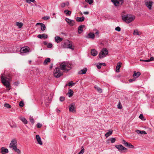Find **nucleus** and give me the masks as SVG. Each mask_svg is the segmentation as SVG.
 <instances>
[{
    "label": "nucleus",
    "mask_w": 154,
    "mask_h": 154,
    "mask_svg": "<svg viewBox=\"0 0 154 154\" xmlns=\"http://www.w3.org/2000/svg\"><path fill=\"white\" fill-rule=\"evenodd\" d=\"M154 60V57H151L148 60H143V59H140V61H144L146 62H150Z\"/></svg>",
    "instance_id": "22"
},
{
    "label": "nucleus",
    "mask_w": 154,
    "mask_h": 154,
    "mask_svg": "<svg viewBox=\"0 0 154 154\" xmlns=\"http://www.w3.org/2000/svg\"><path fill=\"white\" fill-rule=\"evenodd\" d=\"M101 65L100 63H98L97 65V67L99 69H100L101 68Z\"/></svg>",
    "instance_id": "54"
},
{
    "label": "nucleus",
    "mask_w": 154,
    "mask_h": 154,
    "mask_svg": "<svg viewBox=\"0 0 154 154\" xmlns=\"http://www.w3.org/2000/svg\"><path fill=\"white\" fill-rule=\"evenodd\" d=\"M36 139L38 142V143L41 145H42V142L41 141V138L38 135H37L36 136Z\"/></svg>",
    "instance_id": "15"
},
{
    "label": "nucleus",
    "mask_w": 154,
    "mask_h": 154,
    "mask_svg": "<svg viewBox=\"0 0 154 154\" xmlns=\"http://www.w3.org/2000/svg\"><path fill=\"white\" fill-rule=\"evenodd\" d=\"M75 21L74 20H70L69 22H68V23L71 26H72L74 25Z\"/></svg>",
    "instance_id": "27"
},
{
    "label": "nucleus",
    "mask_w": 154,
    "mask_h": 154,
    "mask_svg": "<svg viewBox=\"0 0 154 154\" xmlns=\"http://www.w3.org/2000/svg\"><path fill=\"white\" fill-rule=\"evenodd\" d=\"M42 126V125L39 123H37V124L36 125V126L37 128H41Z\"/></svg>",
    "instance_id": "52"
},
{
    "label": "nucleus",
    "mask_w": 154,
    "mask_h": 154,
    "mask_svg": "<svg viewBox=\"0 0 154 154\" xmlns=\"http://www.w3.org/2000/svg\"><path fill=\"white\" fill-rule=\"evenodd\" d=\"M49 18V17L48 16H45L42 18V19L45 20H48Z\"/></svg>",
    "instance_id": "55"
},
{
    "label": "nucleus",
    "mask_w": 154,
    "mask_h": 154,
    "mask_svg": "<svg viewBox=\"0 0 154 154\" xmlns=\"http://www.w3.org/2000/svg\"><path fill=\"white\" fill-rule=\"evenodd\" d=\"M29 120H30V122L32 124H33L35 122V121L32 116V117L30 116V117Z\"/></svg>",
    "instance_id": "40"
},
{
    "label": "nucleus",
    "mask_w": 154,
    "mask_h": 154,
    "mask_svg": "<svg viewBox=\"0 0 154 154\" xmlns=\"http://www.w3.org/2000/svg\"><path fill=\"white\" fill-rule=\"evenodd\" d=\"M120 2L121 3V5H122V4L123 2L124 1L123 0H119Z\"/></svg>",
    "instance_id": "62"
},
{
    "label": "nucleus",
    "mask_w": 154,
    "mask_h": 154,
    "mask_svg": "<svg viewBox=\"0 0 154 154\" xmlns=\"http://www.w3.org/2000/svg\"><path fill=\"white\" fill-rule=\"evenodd\" d=\"M85 1L88 3L89 5H91L94 2L93 0H85Z\"/></svg>",
    "instance_id": "41"
},
{
    "label": "nucleus",
    "mask_w": 154,
    "mask_h": 154,
    "mask_svg": "<svg viewBox=\"0 0 154 154\" xmlns=\"http://www.w3.org/2000/svg\"><path fill=\"white\" fill-rule=\"evenodd\" d=\"M71 65L66 62H62L60 66V68H56L54 70V75L55 77L58 78L63 74V72H67L71 69Z\"/></svg>",
    "instance_id": "1"
},
{
    "label": "nucleus",
    "mask_w": 154,
    "mask_h": 154,
    "mask_svg": "<svg viewBox=\"0 0 154 154\" xmlns=\"http://www.w3.org/2000/svg\"><path fill=\"white\" fill-rule=\"evenodd\" d=\"M42 24V23H36V25H40L41 26Z\"/></svg>",
    "instance_id": "63"
},
{
    "label": "nucleus",
    "mask_w": 154,
    "mask_h": 154,
    "mask_svg": "<svg viewBox=\"0 0 154 154\" xmlns=\"http://www.w3.org/2000/svg\"><path fill=\"white\" fill-rule=\"evenodd\" d=\"M110 140L112 143H114L116 141V138H112L110 139Z\"/></svg>",
    "instance_id": "46"
},
{
    "label": "nucleus",
    "mask_w": 154,
    "mask_h": 154,
    "mask_svg": "<svg viewBox=\"0 0 154 154\" xmlns=\"http://www.w3.org/2000/svg\"><path fill=\"white\" fill-rule=\"evenodd\" d=\"M111 1L113 3L114 5L116 6H119L120 2L118 0H111Z\"/></svg>",
    "instance_id": "18"
},
{
    "label": "nucleus",
    "mask_w": 154,
    "mask_h": 154,
    "mask_svg": "<svg viewBox=\"0 0 154 154\" xmlns=\"http://www.w3.org/2000/svg\"><path fill=\"white\" fill-rule=\"evenodd\" d=\"M73 93V91L71 89L69 90L68 93L69 97H71Z\"/></svg>",
    "instance_id": "25"
},
{
    "label": "nucleus",
    "mask_w": 154,
    "mask_h": 154,
    "mask_svg": "<svg viewBox=\"0 0 154 154\" xmlns=\"http://www.w3.org/2000/svg\"><path fill=\"white\" fill-rule=\"evenodd\" d=\"M55 41L57 43H59L63 40V38H60L59 36H57L55 38Z\"/></svg>",
    "instance_id": "16"
},
{
    "label": "nucleus",
    "mask_w": 154,
    "mask_h": 154,
    "mask_svg": "<svg viewBox=\"0 0 154 154\" xmlns=\"http://www.w3.org/2000/svg\"><path fill=\"white\" fill-rule=\"evenodd\" d=\"M66 5L67 6H68L69 5V2H66Z\"/></svg>",
    "instance_id": "64"
},
{
    "label": "nucleus",
    "mask_w": 154,
    "mask_h": 154,
    "mask_svg": "<svg viewBox=\"0 0 154 154\" xmlns=\"http://www.w3.org/2000/svg\"><path fill=\"white\" fill-rule=\"evenodd\" d=\"M59 99L60 101L62 102L65 100V98L64 97L61 96L60 97Z\"/></svg>",
    "instance_id": "44"
},
{
    "label": "nucleus",
    "mask_w": 154,
    "mask_h": 154,
    "mask_svg": "<svg viewBox=\"0 0 154 154\" xmlns=\"http://www.w3.org/2000/svg\"><path fill=\"white\" fill-rule=\"evenodd\" d=\"M108 54V51L106 48H103L100 53L99 57L100 58H102L105 57Z\"/></svg>",
    "instance_id": "5"
},
{
    "label": "nucleus",
    "mask_w": 154,
    "mask_h": 154,
    "mask_svg": "<svg viewBox=\"0 0 154 154\" xmlns=\"http://www.w3.org/2000/svg\"><path fill=\"white\" fill-rule=\"evenodd\" d=\"M4 106L8 108H11V105L7 103H5L4 104Z\"/></svg>",
    "instance_id": "38"
},
{
    "label": "nucleus",
    "mask_w": 154,
    "mask_h": 154,
    "mask_svg": "<svg viewBox=\"0 0 154 154\" xmlns=\"http://www.w3.org/2000/svg\"><path fill=\"white\" fill-rule=\"evenodd\" d=\"M17 145V141L15 139L13 140L11 142L9 145V148L13 149L14 146H16Z\"/></svg>",
    "instance_id": "8"
},
{
    "label": "nucleus",
    "mask_w": 154,
    "mask_h": 154,
    "mask_svg": "<svg viewBox=\"0 0 154 154\" xmlns=\"http://www.w3.org/2000/svg\"><path fill=\"white\" fill-rule=\"evenodd\" d=\"M136 132L138 134H146L147 133L145 131H141L139 130H137L136 131Z\"/></svg>",
    "instance_id": "33"
},
{
    "label": "nucleus",
    "mask_w": 154,
    "mask_h": 154,
    "mask_svg": "<svg viewBox=\"0 0 154 154\" xmlns=\"http://www.w3.org/2000/svg\"><path fill=\"white\" fill-rule=\"evenodd\" d=\"M35 2V0H26V2L28 3H30L31 2L34 3Z\"/></svg>",
    "instance_id": "47"
},
{
    "label": "nucleus",
    "mask_w": 154,
    "mask_h": 154,
    "mask_svg": "<svg viewBox=\"0 0 154 154\" xmlns=\"http://www.w3.org/2000/svg\"><path fill=\"white\" fill-rule=\"evenodd\" d=\"M50 103V100L49 99H48L45 102V104L46 106H48L49 103Z\"/></svg>",
    "instance_id": "35"
},
{
    "label": "nucleus",
    "mask_w": 154,
    "mask_h": 154,
    "mask_svg": "<svg viewBox=\"0 0 154 154\" xmlns=\"http://www.w3.org/2000/svg\"><path fill=\"white\" fill-rule=\"evenodd\" d=\"M85 26L84 25H81L79 26L78 28V33L81 34L83 31V28Z\"/></svg>",
    "instance_id": "14"
},
{
    "label": "nucleus",
    "mask_w": 154,
    "mask_h": 154,
    "mask_svg": "<svg viewBox=\"0 0 154 154\" xmlns=\"http://www.w3.org/2000/svg\"><path fill=\"white\" fill-rule=\"evenodd\" d=\"M72 42L69 40L66 41L64 43L63 47L64 48H68L73 50L74 46L72 44Z\"/></svg>",
    "instance_id": "3"
},
{
    "label": "nucleus",
    "mask_w": 154,
    "mask_h": 154,
    "mask_svg": "<svg viewBox=\"0 0 154 154\" xmlns=\"http://www.w3.org/2000/svg\"><path fill=\"white\" fill-rule=\"evenodd\" d=\"M115 29L118 32H119L121 31V28L119 26H117L116 27Z\"/></svg>",
    "instance_id": "51"
},
{
    "label": "nucleus",
    "mask_w": 154,
    "mask_h": 154,
    "mask_svg": "<svg viewBox=\"0 0 154 154\" xmlns=\"http://www.w3.org/2000/svg\"><path fill=\"white\" fill-rule=\"evenodd\" d=\"M141 74V73L139 72H136V71H134V74L133 75V77L134 78H137Z\"/></svg>",
    "instance_id": "12"
},
{
    "label": "nucleus",
    "mask_w": 154,
    "mask_h": 154,
    "mask_svg": "<svg viewBox=\"0 0 154 154\" xmlns=\"http://www.w3.org/2000/svg\"><path fill=\"white\" fill-rule=\"evenodd\" d=\"M87 38H91L94 39L95 37V35L94 34L91 33H90L88 34V35L86 37Z\"/></svg>",
    "instance_id": "23"
},
{
    "label": "nucleus",
    "mask_w": 154,
    "mask_h": 154,
    "mask_svg": "<svg viewBox=\"0 0 154 154\" xmlns=\"http://www.w3.org/2000/svg\"><path fill=\"white\" fill-rule=\"evenodd\" d=\"M23 24L22 23H19V22H17L16 23V25L18 26L19 28H21L23 26Z\"/></svg>",
    "instance_id": "31"
},
{
    "label": "nucleus",
    "mask_w": 154,
    "mask_h": 154,
    "mask_svg": "<svg viewBox=\"0 0 154 154\" xmlns=\"http://www.w3.org/2000/svg\"><path fill=\"white\" fill-rule=\"evenodd\" d=\"M121 64L122 63L121 62L118 63L116 66V71L117 72H119V69L121 67Z\"/></svg>",
    "instance_id": "20"
},
{
    "label": "nucleus",
    "mask_w": 154,
    "mask_h": 154,
    "mask_svg": "<svg viewBox=\"0 0 154 154\" xmlns=\"http://www.w3.org/2000/svg\"><path fill=\"white\" fill-rule=\"evenodd\" d=\"M29 48L27 46L22 48L20 50V53L22 55H23L24 53H28L29 52Z\"/></svg>",
    "instance_id": "6"
},
{
    "label": "nucleus",
    "mask_w": 154,
    "mask_h": 154,
    "mask_svg": "<svg viewBox=\"0 0 154 154\" xmlns=\"http://www.w3.org/2000/svg\"><path fill=\"white\" fill-rule=\"evenodd\" d=\"M135 78H134L133 79H130L129 80V81L130 82H132L134 81H135L136 80H135Z\"/></svg>",
    "instance_id": "56"
},
{
    "label": "nucleus",
    "mask_w": 154,
    "mask_h": 154,
    "mask_svg": "<svg viewBox=\"0 0 154 154\" xmlns=\"http://www.w3.org/2000/svg\"><path fill=\"white\" fill-rule=\"evenodd\" d=\"M122 143L124 144V145L126 146H127L129 143L126 142L125 140H122Z\"/></svg>",
    "instance_id": "39"
},
{
    "label": "nucleus",
    "mask_w": 154,
    "mask_h": 154,
    "mask_svg": "<svg viewBox=\"0 0 154 154\" xmlns=\"http://www.w3.org/2000/svg\"><path fill=\"white\" fill-rule=\"evenodd\" d=\"M89 13L88 11L84 12L83 14H85L88 15L89 14Z\"/></svg>",
    "instance_id": "59"
},
{
    "label": "nucleus",
    "mask_w": 154,
    "mask_h": 154,
    "mask_svg": "<svg viewBox=\"0 0 154 154\" xmlns=\"http://www.w3.org/2000/svg\"><path fill=\"white\" fill-rule=\"evenodd\" d=\"M91 54L93 56H96L97 54V51L94 49H92L91 51Z\"/></svg>",
    "instance_id": "21"
},
{
    "label": "nucleus",
    "mask_w": 154,
    "mask_h": 154,
    "mask_svg": "<svg viewBox=\"0 0 154 154\" xmlns=\"http://www.w3.org/2000/svg\"><path fill=\"white\" fill-rule=\"evenodd\" d=\"M112 130H109V131L105 134L106 137H109L112 134Z\"/></svg>",
    "instance_id": "28"
},
{
    "label": "nucleus",
    "mask_w": 154,
    "mask_h": 154,
    "mask_svg": "<svg viewBox=\"0 0 154 154\" xmlns=\"http://www.w3.org/2000/svg\"><path fill=\"white\" fill-rule=\"evenodd\" d=\"M19 82H15L14 83V85L16 86L18 85L19 84Z\"/></svg>",
    "instance_id": "57"
},
{
    "label": "nucleus",
    "mask_w": 154,
    "mask_h": 154,
    "mask_svg": "<svg viewBox=\"0 0 154 154\" xmlns=\"http://www.w3.org/2000/svg\"><path fill=\"white\" fill-rule=\"evenodd\" d=\"M51 62V59L50 58H48L46 59L44 62H43V64L44 65H46L48 64V63H50Z\"/></svg>",
    "instance_id": "24"
},
{
    "label": "nucleus",
    "mask_w": 154,
    "mask_h": 154,
    "mask_svg": "<svg viewBox=\"0 0 154 154\" xmlns=\"http://www.w3.org/2000/svg\"><path fill=\"white\" fill-rule=\"evenodd\" d=\"M6 77H4L2 75H1V79L2 83L7 88H11V87L10 86V83L8 81L6 80Z\"/></svg>",
    "instance_id": "4"
},
{
    "label": "nucleus",
    "mask_w": 154,
    "mask_h": 154,
    "mask_svg": "<svg viewBox=\"0 0 154 154\" xmlns=\"http://www.w3.org/2000/svg\"><path fill=\"white\" fill-rule=\"evenodd\" d=\"M41 30L42 31H44L46 29V27L45 25L43 23H42L41 25Z\"/></svg>",
    "instance_id": "36"
},
{
    "label": "nucleus",
    "mask_w": 154,
    "mask_h": 154,
    "mask_svg": "<svg viewBox=\"0 0 154 154\" xmlns=\"http://www.w3.org/2000/svg\"><path fill=\"white\" fill-rule=\"evenodd\" d=\"M117 106H118V108L121 109L122 108V106L121 104V103L120 102H119V103L118 104Z\"/></svg>",
    "instance_id": "48"
},
{
    "label": "nucleus",
    "mask_w": 154,
    "mask_h": 154,
    "mask_svg": "<svg viewBox=\"0 0 154 154\" xmlns=\"http://www.w3.org/2000/svg\"><path fill=\"white\" fill-rule=\"evenodd\" d=\"M75 106V104L74 103H72L69 106V109L70 112H75L76 111L74 109Z\"/></svg>",
    "instance_id": "7"
},
{
    "label": "nucleus",
    "mask_w": 154,
    "mask_h": 154,
    "mask_svg": "<svg viewBox=\"0 0 154 154\" xmlns=\"http://www.w3.org/2000/svg\"><path fill=\"white\" fill-rule=\"evenodd\" d=\"M85 151V149L84 148L82 149L80 152L78 153V154H83Z\"/></svg>",
    "instance_id": "50"
},
{
    "label": "nucleus",
    "mask_w": 154,
    "mask_h": 154,
    "mask_svg": "<svg viewBox=\"0 0 154 154\" xmlns=\"http://www.w3.org/2000/svg\"><path fill=\"white\" fill-rule=\"evenodd\" d=\"M70 20V19H69L67 18H66L65 19V20L67 22V23H68V22H69Z\"/></svg>",
    "instance_id": "60"
},
{
    "label": "nucleus",
    "mask_w": 154,
    "mask_h": 154,
    "mask_svg": "<svg viewBox=\"0 0 154 154\" xmlns=\"http://www.w3.org/2000/svg\"><path fill=\"white\" fill-rule=\"evenodd\" d=\"M53 45L51 43H49L47 45V47L48 48H51L52 47Z\"/></svg>",
    "instance_id": "53"
},
{
    "label": "nucleus",
    "mask_w": 154,
    "mask_h": 154,
    "mask_svg": "<svg viewBox=\"0 0 154 154\" xmlns=\"http://www.w3.org/2000/svg\"><path fill=\"white\" fill-rule=\"evenodd\" d=\"M64 13L66 14V16H70L71 14V11L67 10H66L64 11Z\"/></svg>",
    "instance_id": "30"
},
{
    "label": "nucleus",
    "mask_w": 154,
    "mask_h": 154,
    "mask_svg": "<svg viewBox=\"0 0 154 154\" xmlns=\"http://www.w3.org/2000/svg\"><path fill=\"white\" fill-rule=\"evenodd\" d=\"M20 107H23L24 106V103L23 101H21L19 103V104Z\"/></svg>",
    "instance_id": "45"
},
{
    "label": "nucleus",
    "mask_w": 154,
    "mask_h": 154,
    "mask_svg": "<svg viewBox=\"0 0 154 154\" xmlns=\"http://www.w3.org/2000/svg\"><path fill=\"white\" fill-rule=\"evenodd\" d=\"M122 20L128 23L132 22L135 19V16L130 14H122Z\"/></svg>",
    "instance_id": "2"
},
{
    "label": "nucleus",
    "mask_w": 154,
    "mask_h": 154,
    "mask_svg": "<svg viewBox=\"0 0 154 154\" xmlns=\"http://www.w3.org/2000/svg\"><path fill=\"white\" fill-rule=\"evenodd\" d=\"M85 20V17H84L82 16L81 17H78L76 18V20L77 22H81Z\"/></svg>",
    "instance_id": "19"
},
{
    "label": "nucleus",
    "mask_w": 154,
    "mask_h": 154,
    "mask_svg": "<svg viewBox=\"0 0 154 154\" xmlns=\"http://www.w3.org/2000/svg\"><path fill=\"white\" fill-rule=\"evenodd\" d=\"M87 70V69L86 68H84L82 69L80 71H79L78 72L79 74H85Z\"/></svg>",
    "instance_id": "17"
},
{
    "label": "nucleus",
    "mask_w": 154,
    "mask_h": 154,
    "mask_svg": "<svg viewBox=\"0 0 154 154\" xmlns=\"http://www.w3.org/2000/svg\"><path fill=\"white\" fill-rule=\"evenodd\" d=\"M66 5V4L65 2L62 3L60 4V6L62 8L64 7Z\"/></svg>",
    "instance_id": "49"
},
{
    "label": "nucleus",
    "mask_w": 154,
    "mask_h": 154,
    "mask_svg": "<svg viewBox=\"0 0 154 154\" xmlns=\"http://www.w3.org/2000/svg\"><path fill=\"white\" fill-rule=\"evenodd\" d=\"M127 147L129 148H133L134 147V146L132 145L131 143H129Z\"/></svg>",
    "instance_id": "43"
},
{
    "label": "nucleus",
    "mask_w": 154,
    "mask_h": 154,
    "mask_svg": "<svg viewBox=\"0 0 154 154\" xmlns=\"http://www.w3.org/2000/svg\"><path fill=\"white\" fill-rule=\"evenodd\" d=\"M133 34L134 35H140L139 32L137 29H135L134 30Z\"/></svg>",
    "instance_id": "37"
},
{
    "label": "nucleus",
    "mask_w": 154,
    "mask_h": 154,
    "mask_svg": "<svg viewBox=\"0 0 154 154\" xmlns=\"http://www.w3.org/2000/svg\"><path fill=\"white\" fill-rule=\"evenodd\" d=\"M18 154H20V151L17 149L16 146H14V148L13 149Z\"/></svg>",
    "instance_id": "29"
},
{
    "label": "nucleus",
    "mask_w": 154,
    "mask_h": 154,
    "mask_svg": "<svg viewBox=\"0 0 154 154\" xmlns=\"http://www.w3.org/2000/svg\"><path fill=\"white\" fill-rule=\"evenodd\" d=\"M75 84V83H74L73 81H72L69 82L68 84L66 85L68 86L72 87V86L74 85Z\"/></svg>",
    "instance_id": "34"
},
{
    "label": "nucleus",
    "mask_w": 154,
    "mask_h": 154,
    "mask_svg": "<svg viewBox=\"0 0 154 154\" xmlns=\"http://www.w3.org/2000/svg\"><path fill=\"white\" fill-rule=\"evenodd\" d=\"M100 64L101 65H101H102L103 66H106V64L105 63H100Z\"/></svg>",
    "instance_id": "58"
},
{
    "label": "nucleus",
    "mask_w": 154,
    "mask_h": 154,
    "mask_svg": "<svg viewBox=\"0 0 154 154\" xmlns=\"http://www.w3.org/2000/svg\"><path fill=\"white\" fill-rule=\"evenodd\" d=\"M1 153L2 154H6L8 152V149L5 147H2L0 149Z\"/></svg>",
    "instance_id": "10"
},
{
    "label": "nucleus",
    "mask_w": 154,
    "mask_h": 154,
    "mask_svg": "<svg viewBox=\"0 0 154 154\" xmlns=\"http://www.w3.org/2000/svg\"><path fill=\"white\" fill-rule=\"evenodd\" d=\"M20 119L25 124L27 123V121L26 119L23 117H21L20 118Z\"/></svg>",
    "instance_id": "26"
},
{
    "label": "nucleus",
    "mask_w": 154,
    "mask_h": 154,
    "mask_svg": "<svg viewBox=\"0 0 154 154\" xmlns=\"http://www.w3.org/2000/svg\"><path fill=\"white\" fill-rule=\"evenodd\" d=\"M152 3L151 1L147 0L145 2V4L149 9H151Z\"/></svg>",
    "instance_id": "9"
},
{
    "label": "nucleus",
    "mask_w": 154,
    "mask_h": 154,
    "mask_svg": "<svg viewBox=\"0 0 154 154\" xmlns=\"http://www.w3.org/2000/svg\"><path fill=\"white\" fill-rule=\"evenodd\" d=\"M139 118L142 120H145V119L143 117V115L142 114H140L139 116Z\"/></svg>",
    "instance_id": "42"
},
{
    "label": "nucleus",
    "mask_w": 154,
    "mask_h": 154,
    "mask_svg": "<svg viewBox=\"0 0 154 154\" xmlns=\"http://www.w3.org/2000/svg\"><path fill=\"white\" fill-rule=\"evenodd\" d=\"M94 88L96 89L97 91L99 93L102 92V90L100 87H98L97 86L95 85L94 86Z\"/></svg>",
    "instance_id": "32"
},
{
    "label": "nucleus",
    "mask_w": 154,
    "mask_h": 154,
    "mask_svg": "<svg viewBox=\"0 0 154 154\" xmlns=\"http://www.w3.org/2000/svg\"><path fill=\"white\" fill-rule=\"evenodd\" d=\"M37 37L39 38H44V39H46L48 38V35L45 33L42 34H39L37 35Z\"/></svg>",
    "instance_id": "13"
},
{
    "label": "nucleus",
    "mask_w": 154,
    "mask_h": 154,
    "mask_svg": "<svg viewBox=\"0 0 154 154\" xmlns=\"http://www.w3.org/2000/svg\"><path fill=\"white\" fill-rule=\"evenodd\" d=\"M53 63H51V65H50V69H51L52 67H53Z\"/></svg>",
    "instance_id": "61"
},
{
    "label": "nucleus",
    "mask_w": 154,
    "mask_h": 154,
    "mask_svg": "<svg viewBox=\"0 0 154 154\" xmlns=\"http://www.w3.org/2000/svg\"><path fill=\"white\" fill-rule=\"evenodd\" d=\"M120 151L124 150L127 149L126 148L123 146L122 145L115 146Z\"/></svg>",
    "instance_id": "11"
}]
</instances>
